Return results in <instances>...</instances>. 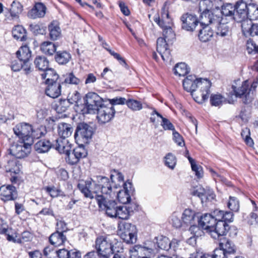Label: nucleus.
<instances>
[{"mask_svg": "<svg viewBox=\"0 0 258 258\" xmlns=\"http://www.w3.org/2000/svg\"><path fill=\"white\" fill-rule=\"evenodd\" d=\"M116 98L109 99L107 98H96L92 113H97L96 118L100 124L109 122L114 116L115 113L113 106L116 104H124V99Z\"/></svg>", "mask_w": 258, "mask_h": 258, "instance_id": "f257e3e1", "label": "nucleus"}, {"mask_svg": "<svg viewBox=\"0 0 258 258\" xmlns=\"http://www.w3.org/2000/svg\"><path fill=\"white\" fill-rule=\"evenodd\" d=\"M101 179L100 182L102 183L101 192L104 195H98L96 201L100 210L104 211L109 217L114 218L118 207L113 200L115 197V192L113 190L109 179Z\"/></svg>", "mask_w": 258, "mask_h": 258, "instance_id": "f03ea898", "label": "nucleus"}, {"mask_svg": "<svg viewBox=\"0 0 258 258\" xmlns=\"http://www.w3.org/2000/svg\"><path fill=\"white\" fill-rule=\"evenodd\" d=\"M101 178L109 179L105 176H97V180L89 178L86 180L79 181L77 187L80 191L87 198L96 200L97 196L104 195L102 193V183L100 182Z\"/></svg>", "mask_w": 258, "mask_h": 258, "instance_id": "7ed1b4c3", "label": "nucleus"}, {"mask_svg": "<svg viewBox=\"0 0 258 258\" xmlns=\"http://www.w3.org/2000/svg\"><path fill=\"white\" fill-rule=\"evenodd\" d=\"M118 234L127 244H134L137 242V228L131 223L126 222L119 223L118 226Z\"/></svg>", "mask_w": 258, "mask_h": 258, "instance_id": "20e7f679", "label": "nucleus"}, {"mask_svg": "<svg viewBox=\"0 0 258 258\" xmlns=\"http://www.w3.org/2000/svg\"><path fill=\"white\" fill-rule=\"evenodd\" d=\"M26 141L25 139H16L10 146V154L17 158L28 156L31 150L32 140L28 142H26Z\"/></svg>", "mask_w": 258, "mask_h": 258, "instance_id": "39448f33", "label": "nucleus"}, {"mask_svg": "<svg viewBox=\"0 0 258 258\" xmlns=\"http://www.w3.org/2000/svg\"><path fill=\"white\" fill-rule=\"evenodd\" d=\"M240 80H238L235 82V85H232L231 95H235V97H247L250 96H254L256 95V88L258 84V80L254 81L249 86V84L247 80L242 82L241 85L237 87L236 85Z\"/></svg>", "mask_w": 258, "mask_h": 258, "instance_id": "423d86ee", "label": "nucleus"}, {"mask_svg": "<svg viewBox=\"0 0 258 258\" xmlns=\"http://www.w3.org/2000/svg\"><path fill=\"white\" fill-rule=\"evenodd\" d=\"M224 211L215 210L212 212L213 218L215 219L216 232H212V237L213 239H219L220 237L226 234L228 230H231L229 225L223 220Z\"/></svg>", "mask_w": 258, "mask_h": 258, "instance_id": "0eeeda50", "label": "nucleus"}, {"mask_svg": "<svg viewBox=\"0 0 258 258\" xmlns=\"http://www.w3.org/2000/svg\"><path fill=\"white\" fill-rule=\"evenodd\" d=\"M96 98H74L73 100L75 111L80 114L92 113Z\"/></svg>", "mask_w": 258, "mask_h": 258, "instance_id": "6e6552de", "label": "nucleus"}, {"mask_svg": "<svg viewBox=\"0 0 258 258\" xmlns=\"http://www.w3.org/2000/svg\"><path fill=\"white\" fill-rule=\"evenodd\" d=\"M93 134L92 127L87 123L79 124L76 129L75 139L78 144H87Z\"/></svg>", "mask_w": 258, "mask_h": 258, "instance_id": "1a4fd4ad", "label": "nucleus"}, {"mask_svg": "<svg viewBox=\"0 0 258 258\" xmlns=\"http://www.w3.org/2000/svg\"><path fill=\"white\" fill-rule=\"evenodd\" d=\"M95 248L99 254L113 253L114 250L110 239L103 236L97 237L95 241Z\"/></svg>", "mask_w": 258, "mask_h": 258, "instance_id": "9d476101", "label": "nucleus"}, {"mask_svg": "<svg viewBox=\"0 0 258 258\" xmlns=\"http://www.w3.org/2000/svg\"><path fill=\"white\" fill-rule=\"evenodd\" d=\"M249 0H239L236 3L234 9L236 14H234L233 20L237 22H241L247 18V10L249 7L247 2Z\"/></svg>", "mask_w": 258, "mask_h": 258, "instance_id": "9b49d317", "label": "nucleus"}, {"mask_svg": "<svg viewBox=\"0 0 258 258\" xmlns=\"http://www.w3.org/2000/svg\"><path fill=\"white\" fill-rule=\"evenodd\" d=\"M199 225L203 229L206 231L212 237V232H216L215 219L213 218L211 214H205L202 215L198 221Z\"/></svg>", "mask_w": 258, "mask_h": 258, "instance_id": "f8f14e48", "label": "nucleus"}, {"mask_svg": "<svg viewBox=\"0 0 258 258\" xmlns=\"http://www.w3.org/2000/svg\"><path fill=\"white\" fill-rule=\"evenodd\" d=\"M137 205L134 203L118 206L114 218L127 220L133 214L134 211L137 210Z\"/></svg>", "mask_w": 258, "mask_h": 258, "instance_id": "ddd939ff", "label": "nucleus"}, {"mask_svg": "<svg viewBox=\"0 0 258 258\" xmlns=\"http://www.w3.org/2000/svg\"><path fill=\"white\" fill-rule=\"evenodd\" d=\"M153 251L154 248L152 247H147L137 245L130 249V257L149 258V256Z\"/></svg>", "mask_w": 258, "mask_h": 258, "instance_id": "4468645a", "label": "nucleus"}, {"mask_svg": "<svg viewBox=\"0 0 258 258\" xmlns=\"http://www.w3.org/2000/svg\"><path fill=\"white\" fill-rule=\"evenodd\" d=\"M181 21L182 29L187 31H193L199 23L197 16L189 13L183 14Z\"/></svg>", "mask_w": 258, "mask_h": 258, "instance_id": "2eb2a0df", "label": "nucleus"}, {"mask_svg": "<svg viewBox=\"0 0 258 258\" xmlns=\"http://www.w3.org/2000/svg\"><path fill=\"white\" fill-rule=\"evenodd\" d=\"M170 42L162 37H159L157 40V51L164 61L171 59L170 50L168 45Z\"/></svg>", "mask_w": 258, "mask_h": 258, "instance_id": "dca6fc26", "label": "nucleus"}, {"mask_svg": "<svg viewBox=\"0 0 258 258\" xmlns=\"http://www.w3.org/2000/svg\"><path fill=\"white\" fill-rule=\"evenodd\" d=\"M133 191L132 183L126 181L123 184V189L120 190L118 191H114L115 194L117 193V198L118 201L123 204H126L131 201L130 194Z\"/></svg>", "mask_w": 258, "mask_h": 258, "instance_id": "f3484780", "label": "nucleus"}, {"mask_svg": "<svg viewBox=\"0 0 258 258\" xmlns=\"http://www.w3.org/2000/svg\"><path fill=\"white\" fill-rule=\"evenodd\" d=\"M14 133L18 137L16 139H23L29 140L30 138V134L32 132V126L31 125L21 123L17 124L13 129Z\"/></svg>", "mask_w": 258, "mask_h": 258, "instance_id": "a211bd4d", "label": "nucleus"}, {"mask_svg": "<svg viewBox=\"0 0 258 258\" xmlns=\"http://www.w3.org/2000/svg\"><path fill=\"white\" fill-rule=\"evenodd\" d=\"M201 13L199 23L202 26L214 25L219 22V18L210 11H199Z\"/></svg>", "mask_w": 258, "mask_h": 258, "instance_id": "6ab92c4d", "label": "nucleus"}, {"mask_svg": "<svg viewBox=\"0 0 258 258\" xmlns=\"http://www.w3.org/2000/svg\"><path fill=\"white\" fill-rule=\"evenodd\" d=\"M192 195L199 197L202 203L206 202L213 200L215 197L214 192L210 189H205L202 186L197 187L194 189Z\"/></svg>", "mask_w": 258, "mask_h": 258, "instance_id": "aec40b11", "label": "nucleus"}, {"mask_svg": "<svg viewBox=\"0 0 258 258\" xmlns=\"http://www.w3.org/2000/svg\"><path fill=\"white\" fill-rule=\"evenodd\" d=\"M212 83L207 79L200 78L198 88L202 97H222L220 94H211Z\"/></svg>", "mask_w": 258, "mask_h": 258, "instance_id": "412c9836", "label": "nucleus"}, {"mask_svg": "<svg viewBox=\"0 0 258 258\" xmlns=\"http://www.w3.org/2000/svg\"><path fill=\"white\" fill-rule=\"evenodd\" d=\"M4 161L5 163L4 166L7 172L18 174L20 171L19 165L18 161L11 154L6 155L4 157Z\"/></svg>", "mask_w": 258, "mask_h": 258, "instance_id": "4be33fe9", "label": "nucleus"}, {"mask_svg": "<svg viewBox=\"0 0 258 258\" xmlns=\"http://www.w3.org/2000/svg\"><path fill=\"white\" fill-rule=\"evenodd\" d=\"M200 78H196L195 75H189L183 80L182 85L183 88L187 92H190L192 95V93L196 91L198 87L199 82Z\"/></svg>", "mask_w": 258, "mask_h": 258, "instance_id": "5701e85b", "label": "nucleus"}, {"mask_svg": "<svg viewBox=\"0 0 258 258\" xmlns=\"http://www.w3.org/2000/svg\"><path fill=\"white\" fill-rule=\"evenodd\" d=\"M17 197L15 186L12 185H3L0 187V197L4 201L13 200Z\"/></svg>", "mask_w": 258, "mask_h": 258, "instance_id": "b1692460", "label": "nucleus"}, {"mask_svg": "<svg viewBox=\"0 0 258 258\" xmlns=\"http://www.w3.org/2000/svg\"><path fill=\"white\" fill-rule=\"evenodd\" d=\"M243 34L245 36L258 35V24H252L251 21L246 19L240 22Z\"/></svg>", "mask_w": 258, "mask_h": 258, "instance_id": "393cba45", "label": "nucleus"}, {"mask_svg": "<svg viewBox=\"0 0 258 258\" xmlns=\"http://www.w3.org/2000/svg\"><path fill=\"white\" fill-rule=\"evenodd\" d=\"M7 10L8 13L5 14L6 19L14 20L19 17V15L23 11V6L19 2L14 1L11 4V9H7Z\"/></svg>", "mask_w": 258, "mask_h": 258, "instance_id": "a878e982", "label": "nucleus"}, {"mask_svg": "<svg viewBox=\"0 0 258 258\" xmlns=\"http://www.w3.org/2000/svg\"><path fill=\"white\" fill-rule=\"evenodd\" d=\"M46 8L41 3H36L34 7L28 12V17L32 19L43 17L46 14Z\"/></svg>", "mask_w": 258, "mask_h": 258, "instance_id": "bb28decb", "label": "nucleus"}, {"mask_svg": "<svg viewBox=\"0 0 258 258\" xmlns=\"http://www.w3.org/2000/svg\"><path fill=\"white\" fill-rule=\"evenodd\" d=\"M52 148H55L60 154H64L71 149V144L69 143L68 139L60 138L55 140L52 144Z\"/></svg>", "mask_w": 258, "mask_h": 258, "instance_id": "cd10ccee", "label": "nucleus"}, {"mask_svg": "<svg viewBox=\"0 0 258 258\" xmlns=\"http://www.w3.org/2000/svg\"><path fill=\"white\" fill-rule=\"evenodd\" d=\"M184 227H187L190 225L195 224L196 219V212L191 209H185L181 216Z\"/></svg>", "mask_w": 258, "mask_h": 258, "instance_id": "c85d7f7f", "label": "nucleus"}, {"mask_svg": "<svg viewBox=\"0 0 258 258\" xmlns=\"http://www.w3.org/2000/svg\"><path fill=\"white\" fill-rule=\"evenodd\" d=\"M49 37L52 40H56L61 36V29L56 21H52L48 26Z\"/></svg>", "mask_w": 258, "mask_h": 258, "instance_id": "c756f323", "label": "nucleus"}, {"mask_svg": "<svg viewBox=\"0 0 258 258\" xmlns=\"http://www.w3.org/2000/svg\"><path fill=\"white\" fill-rule=\"evenodd\" d=\"M74 98H60L54 105V108L58 113L64 112L71 104H73Z\"/></svg>", "mask_w": 258, "mask_h": 258, "instance_id": "7c9ffc66", "label": "nucleus"}, {"mask_svg": "<svg viewBox=\"0 0 258 258\" xmlns=\"http://www.w3.org/2000/svg\"><path fill=\"white\" fill-rule=\"evenodd\" d=\"M222 236L218 240H220L219 246L222 248L226 253L229 255L235 252V246L233 243L229 240L226 239Z\"/></svg>", "mask_w": 258, "mask_h": 258, "instance_id": "2f4dec72", "label": "nucleus"}, {"mask_svg": "<svg viewBox=\"0 0 258 258\" xmlns=\"http://www.w3.org/2000/svg\"><path fill=\"white\" fill-rule=\"evenodd\" d=\"M41 74L42 79L45 80L46 84L55 83L58 78V75L56 72L52 69H49L48 67Z\"/></svg>", "mask_w": 258, "mask_h": 258, "instance_id": "473e14b6", "label": "nucleus"}, {"mask_svg": "<svg viewBox=\"0 0 258 258\" xmlns=\"http://www.w3.org/2000/svg\"><path fill=\"white\" fill-rule=\"evenodd\" d=\"M45 94L48 97H59L60 95L61 85L56 82L47 84Z\"/></svg>", "mask_w": 258, "mask_h": 258, "instance_id": "72a5a7b5", "label": "nucleus"}, {"mask_svg": "<svg viewBox=\"0 0 258 258\" xmlns=\"http://www.w3.org/2000/svg\"><path fill=\"white\" fill-rule=\"evenodd\" d=\"M73 131V127L69 124L61 122L58 125V134L61 138L67 139L71 136Z\"/></svg>", "mask_w": 258, "mask_h": 258, "instance_id": "f704fd0d", "label": "nucleus"}, {"mask_svg": "<svg viewBox=\"0 0 258 258\" xmlns=\"http://www.w3.org/2000/svg\"><path fill=\"white\" fill-rule=\"evenodd\" d=\"M49 241L52 245L59 246L67 241L66 236L63 233L55 232L49 236Z\"/></svg>", "mask_w": 258, "mask_h": 258, "instance_id": "c9c22d12", "label": "nucleus"}, {"mask_svg": "<svg viewBox=\"0 0 258 258\" xmlns=\"http://www.w3.org/2000/svg\"><path fill=\"white\" fill-rule=\"evenodd\" d=\"M155 242L154 243H156L154 245V249L158 250L159 249L168 250L170 249V245H169V239L168 238L163 236H159L156 238Z\"/></svg>", "mask_w": 258, "mask_h": 258, "instance_id": "e433bc0d", "label": "nucleus"}, {"mask_svg": "<svg viewBox=\"0 0 258 258\" xmlns=\"http://www.w3.org/2000/svg\"><path fill=\"white\" fill-rule=\"evenodd\" d=\"M52 143L49 140H41L35 144L34 148L37 152L41 153L48 152L51 148H52Z\"/></svg>", "mask_w": 258, "mask_h": 258, "instance_id": "4c0bfd02", "label": "nucleus"}, {"mask_svg": "<svg viewBox=\"0 0 258 258\" xmlns=\"http://www.w3.org/2000/svg\"><path fill=\"white\" fill-rule=\"evenodd\" d=\"M213 36V32L212 28L209 26H202L199 33V38L201 41L207 42L209 41Z\"/></svg>", "mask_w": 258, "mask_h": 258, "instance_id": "58836bf2", "label": "nucleus"}, {"mask_svg": "<svg viewBox=\"0 0 258 258\" xmlns=\"http://www.w3.org/2000/svg\"><path fill=\"white\" fill-rule=\"evenodd\" d=\"M210 101L212 106L220 107L227 103L234 104L236 102V98H210Z\"/></svg>", "mask_w": 258, "mask_h": 258, "instance_id": "ea45409f", "label": "nucleus"}, {"mask_svg": "<svg viewBox=\"0 0 258 258\" xmlns=\"http://www.w3.org/2000/svg\"><path fill=\"white\" fill-rule=\"evenodd\" d=\"M215 25H217L216 30V33L217 35L224 37L230 34L231 29L229 24L227 23L220 22V18H219V22Z\"/></svg>", "mask_w": 258, "mask_h": 258, "instance_id": "a19ab883", "label": "nucleus"}, {"mask_svg": "<svg viewBox=\"0 0 258 258\" xmlns=\"http://www.w3.org/2000/svg\"><path fill=\"white\" fill-rule=\"evenodd\" d=\"M17 57L21 61L30 60L31 57V52L27 45L21 46L16 52Z\"/></svg>", "mask_w": 258, "mask_h": 258, "instance_id": "79ce46f5", "label": "nucleus"}, {"mask_svg": "<svg viewBox=\"0 0 258 258\" xmlns=\"http://www.w3.org/2000/svg\"><path fill=\"white\" fill-rule=\"evenodd\" d=\"M71 54L67 51H58L56 52L55 59L60 64H65L71 59Z\"/></svg>", "mask_w": 258, "mask_h": 258, "instance_id": "37998d69", "label": "nucleus"}, {"mask_svg": "<svg viewBox=\"0 0 258 258\" xmlns=\"http://www.w3.org/2000/svg\"><path fill=\"white\" fill-rule=\"evenodd\" d=\"M189 71V68L184 62L177 63L173 69L174 75L178 77H184Z\"/></svg>", "mask_w": 258, "mask_h": 258, "instance_id": "c03bdc74", "label": "nucleus"}, {"mask_svg": "<svg viewBox=\"0 0 258 258\" xmlns=\"http://www.w3.org/2000/svg\"><path fill=\"white\" fill-rule=\"evenodd\" d=\"M216 0H201L199 3V11H210L218 9Z\"/></svg>", "mask_w": 258, "mask_h": 258, "instance_id": "a18cd8bd", "label": "nucleus"}, {"mask_svg": "<svg viewBox=\"0 0 258 258\" xmlns=\"http://www.w3.org/2000/svg\"><path fill=\"white\" fill-rule=\"evenodd\" d=\"M184 156L188 159L189 163H190L192 170L195 172L196 175L198 178H201L203 176V172L202 167L197 165L195 160L190 157L189 155V152L187 150L185 151Z\"/></svg>", "mask_w": 258, "mask_h": 258, "instance_id": "49530a36", "label": "nucleus"}, {"mask_svg": "<svg viewBox=\"0 0 258 258\" xmlns=\"http://www.w3.org/2000/svg\"><path fill=\"white\" fill-rule=\"evenodd\" d=\"M12 34L17 40L24 41L26 39V31L22 26L17 25L15 26L12 30Z\"/></svg>", "mask_w": 258, "mask_h": 258, "instance_id": "de8ad7c7", "label": "nucleus"}, {"mask_svg": "<svg viewBox=\"0 0 258 258\" xmlns=\"http://www.w3.org/2000/svg\"><path fill=\"white\" fill-rule=\"evenodd\" d=\"M246 13V19L250 21L258 20V6L254 4H249Z\"/></svg>", "mask_w": 258, "mask_h": 258, "instance_id": "09e8293b", "label": "nucleus"}, {"mask_svg": "<svg viewBox=\"0 0 258 258\" xmlns=\"http://www.w3.org/2000/svg\"><path fill=\"white\" fill-rule=\"evenodd\" d=\"M40 49L44 53L51 55L56 51V47L52 42L45 41L41 44Z\"/></svg>", "mask_w": 258, "mask_h": 258, "instance_id": "8fccbe9b", "label": "nucleus"}, {"mask_svg": "<svg viewBox=\"0 0 258 258\" xmlns=\"http://www.w3.org/2000/svg\"><path fill=\"white\" fill-rule=\"evenodd\" d=\"M36 68L40 71H43L48 67L49 61L45 56H38L34 60Z\"/></svg>", "mask_w": 258, "mask_h": 258, "instance_id": "3c124183", "label": "nucleus"}, {"mask_svg": "<svg viewBox=\"0 0 258 258\" xmlns=\"http://www.w3.org/2000/svg\"><path fill=\"white\" fill-rule=\"evenodd\" d=\"M123 98V99H124V104L125 103L128 108L132 110L139 111L142 109L143 106L141 101L133 98L128 99L127 100H125V98Z\"/></svg>", "mask_w": 258, "mask_h": 258, "instance_id": "603ef678", "label": "nucleus"}, {"mask_svg": "<svg viewBox=\"0 0 258 258\" xmlns=\"http://www.w3.org/2000/svg\"><path fill=\"white\" fill-rule=\"evenodd\" d=\"M110 179L112 182H115L116 179L118 182V183L115 185V188L117 187V186H120L121 184L123 186V184L125 183L124 182V176L122 174L116 170H114L113 171H111Z\"/></svg>", "mask_w": 258, "mask_h": 258, "instance_id": "864d4df0", "label": "nucleus"}, {"mask_svg": "<svg viewBox=\"0 0 258 258\" xmlns=\"http://www.w3.org/2000/svg\"><path fill=\"white\" fill-rule=\"evenodd\" d=\"M221 13L223 16L231 17L233 19L234 14H236L234 7L231 4H224L221 7Z\"/></svg>", "mask_w": 258, "mask_h": 258, "instance_id": "5fc2aeb1", "label": "nucleus"}, {"mask_svg": "<svg viewBox=\"0 0 258 258\" xmlns=\"http://www.w3.org/2000/svg\"><path fill=\"white\" fill-rule=\"evenodd\" d=\"M169 222L176 228L184 227L182 220H180L177 213H173L172 214L170 217Z\"/></svg>", "mask_w": 258, "mask_h": 258, "instance_id": "6e6d98bb", "label": "nucleus"}, {"mask_svg": "<svg viewBox=\"0 0 258 258\" xmlns=\"http://www.w3.org/2000/svg\"><path fill=\"white\" fill-rule=\"evenodd\" d=\"M171 24H168V26L163 29V35L165 39L171 41L175 38V34L171 28Z\"/></svg>", "mask_w": 258, "mask_h": 258, "instance_id": "4d7b16f0", "label": "nucleus"}, {"mask_svg": "<svg viewBox=\"0 0 258 258\" xmlns=\"http://www.w3.org/2000/svg\"><path fill=\"white\" fill-rule=\"evenodd\" d=\"M64 82L62 83L78 85L79 84L80 81L77 78L73 73H70L64 75Z\"/></svg>", "mask_w": 258, "mask_h": 258, "instance_id": "13d9d810", "label": "nucleus"}, {"mask_svg": "<svg viewBox=\"0 0 258 258\" xmlns=\"http://www.w3.org/2000/svg\"><path fill=\"white\" fill-rule=\"evenodd\" d=\"M176 163L175 157L171 153H168L165 157V164L171 169H173Z\"/></svg>", "mask_w": 258, "mask_h": 258, "instance_id": "bf43d9fd", "label": "nucleus"}, {"mask_svg": "<svg viewBox=\"0 0 258 258\" xmlns=\"http://www.w3.org/2000/svg\"><path fill=\"white\" fill-rule=\"evenodd\" d=\"M227 206L231 211L237 212L239 209V201L236 198L230 197Z\"/></svg>", "mask_w": 258, "mask_h": 258, "instance_id": "052dcab7", "label": "nucleus"}, {"mask_svg": "<svg viewBox=\"0 0 258 258\" xmlns=\"http://www.w3.org/2000/svg\"><path fill=\"white\" fill-rule=\"evenodd\" d=\"M46 133V131L45 127L41 126L40 127L37 128L36 130H33L32 128V132H31L30 136H31V138L38 139L43 136Z\"/></svg>", "mask_w": 258, "mask_h": 258, "instance_id": "680f3d73", "label": "nucleus"}, {"mask_svg": "<svg viewBox=\"0 0 258 258\" xmlns=\"http://www.w3.org/2000/svg\"><path fill=\"white\" fill-rule=\"evenodd\" d=\"M66 155V161L68 163L71 165L77 164L78 162V157H76L75 154L73 151L71 152V150L68 152L64 153Z\"/></svg>", "mask_w": 258, "mask_h": 258, "instance_id": "e2e57ef3", "label": "nucleus"}, {"mask_svg": "<svg viewBox=\"0 0 258 258\" xmlns=\"http://www.w3.org/2000/svg\"><path fill=\"white\" fill-rule=\"evenodd\" d=\"M45 190L48 192L50 196L52 198H55L62 195V191L60 189L56 188L54 186H47L45 188Z\"/></svg>", "mask_w": 258, "mask_h": 258, "instance_id": "0e129e2a", "label": "nucleus"}, {"mask_svg": "<svg viewBox=\"0 0 258 258\" xmlns=\"http://www.w3.org/2000/svg\"><path fill=\"white\" fill-rule=\"evenodd\" d=\"M229 256L220 246L214 250L212 254L213 258H228Z\"/></svg>", "mask_w": 258, "mask_h": 258, "instance_id": "69168bd1", "label": "nucleus"}, {"mask_svg": "<svg viewBox=\"0 0 258 258\" xmlns=\"http://www.w3.org/2000/svg\"><path fill=\"white\" fill-rule=\"evenodd\" d=\"M242 101L243 104L248 107H252L253 106L255 108H258V100L254 98H242Z\"/></svg>", "mask_w": 258, "mask_h": 258, "instance_id": "338daca9", "label": "nucleus"}, {"mask_svg": "<svg viewBox=\"0 0 258 258\" xmlns=\"http://www.w3.org/2000/svg\"><path fill=\"white\" fill-rule=\"evenodd\" d=\"M105 49L107 50L111 55L114 56L115 58L117 59L121 65L124 66V67H127V65L124 59L118 53L115 52L114 51H112L108 47H105Z\"/></svg>", "mask_w": 258, "mask_h": 258, "instance_id": "774afa93", "label": "nucleus"}]
</instances>
